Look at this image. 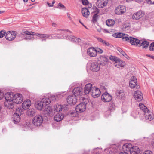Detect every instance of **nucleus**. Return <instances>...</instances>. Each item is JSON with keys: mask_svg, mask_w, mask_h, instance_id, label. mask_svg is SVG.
<instances>
[{"mask_svg": "<svg viewBox=\"0 0 154 154\" xmlns=\"http://www.w3.org/2000/svg\"><path fill=\"white\" fill-rule=\"evenodd\" d=\"M112 36L116 38H121L122 40L125 41L129 42L132 45H135V38L131 37H129L128 35L124 33L118 32L115 33Z\"/></svg>", "mask_w": 154, "mask_h": 154, "instance_id": "f257e3e1", "label": "nucleus"}, {"mask_svg": "<svg viewBox=\"0 0 154 154\" xmlns=\"http://www.w3.org/2000/svg\"><path fill=\"white\" fill-rule=\"evenodd\" d=\"M139 106L140 109L145 113L144 115L146 119L151 121L153 119L154 115L149 110L147 107L145 106L143 104L140 103L139 104Z\"/></svg>", "mask_w": 154, "mask_h": 154, "instance_id": "f03ea898", "label": "nucleus"}, {"mask_svg": "<svg viewBox=\"0 0 154 154\" xmlns=\"http://www.w3.org/2000/svg\"><path fill=\"white\" fill-rule=\"evenodd\" d=\"M36 36L41 38H48L49 39H62L63 37L62 36H61L60 34H57L50 35L37 34Z\"/></svg>", "mask_w": 154, "mask_h": 154, "instance_id": "7ed1b4c3", "label": "nucleus"}, {"mask_svg": "<svg viewBox=\"0 0 154 154\" xmlns=\"http://www.w3.org/2000/svg\"><path fill=\"white\" fill-rule=\"evenodd\" d=\"M135 88L137 89L135 91V100L138 102L141 101L143 99V94L140 91L138 90L140 88V86L137 85V79L135 78Z\"/></svg>", "mask_w": 154, "mask_h": 154, "instance_id": "20e7f679", "label": "nucleus"}, {"mask_svg": "<svg viewBox=\"0 0 154 154\" xmlns=\"http://www.w3.org/2000/svg\"><path fill=\"white\" fill-rule=\"evenodd\" d=\"M37 34L34 32L26 31L23 32L21 37H23V39L25 40H33L34 39V38L33 37L31 36V35L34 36L35 35H36Z\"/></svg>", "mask_w": 154, "mask_h": 154, "instance_id": "39448f33", "label": "nucleus"}, {"mask_svg": "<svg viewBox=\"0 0 154 154\" xmlns=\"http://www.w3.org/2000/svg\"><path fill=\"white\" fill-rule=\"evenodd\" d=\"M42 117L40 115H38L34 117L32 119V123L34 126H39L43 123Z\"/></svg>", "mask_w": 154, "mask_h": 154, "instance_id": "423d86ee", "label": "nucleus"}, {"mask_svg": "<svg viewBox=\"0 0 154 154\" xmlns=\"http://www.w3.org/2000/svg\"><path fill=\"white\" fill-rule=\"evenodd\" d=\"M134 146H132L131 144H125L122 146L123 149L124 151H129L130 154H135V149Z\"/></svg>", "mask_w": 154, "mask_h": 154, "instance_id": "0eeeda50", "label": "nucleus"}, {"mask_svg": "<svg viewBox=\"0 0 154 154\" xmlns=\"http://www.w3.org/2000/svg\"><path fill=\"white\" fill-rule=\"evenodd\" d=\"M17 34V32L15 31H8L5 35V38L8 40L12 41L15 38Z\"/></svg>", "mask_w": 154, "mask_h": 154, "instance_id": "6e6552de", "label": "nucleus"}, {"mask_svg": "<svg viewBox=\"0 0 154 154\" xmlns=\"http://www.w3.org/2000/svg\"><path fill=\"white\" fill-rule=\"evenodd\" d=\"M100 89L97 88L95 86L92 88L91 94L94 98L98 97L100 96Z\"/></svg>", "mask_w": 154, "mask_h": 154, "instance_id": "1a4fd4ad", "label": "nucleus"}, {"mask_svg": "<svg viewBox=\"0 0 154 154\" xmlns=\"http://www.w3.org/2000/svg\"><path fill=\"white\" fill-rule=\"evenodd\" d=\"M67 103L71 105L75 104L77 101L76 97L73 94L69 95L67 98Z\"/></svg>", "mask_w": 154, "mask_h": 154, "instance_id": "9d476101", "label": "nucleus"}, {"mask_svg": "<svg viewBox=\"0 0 154 154\" xmlns=\"http://www.w3.org/2000/svg\"><path fill=\"white\" fill-rule=\"evenodd\" d=\"M126 11L125 7L122 5H119L117 7L115 10V13L118 15L123 14Z\"/></svg>", "mask_w": 154, "mask_h": 154, "instance_id": "9b49d317", "label": "nucleus"}, {"mask_svg": "<svg viewBox=\"0 0 154 154\" xmlns=\"http://www.w3.org/2000/svg\"><path fill=\"white\" fill-rule=\"evenodd\" d=\"M23 100L21 94L19 93L16 94L14 95L13 100L14 102L16 104L21 103Z\"/></svg>", "mask_w": 154, "mask_h": 154, "instance_id": "f8f14e48", "label": "nucleus"}, {"mask_svg": "<svg viewBox=\"0 0 154 154\" xmlns=\"http://www.w3.org/2000/svg\"><path fill=\"white\" fill-rule=\"evenodd\" d=\"M101 99L103 101L107 102L112 100V97L107 92L104 93L101 96Z\"/></svg>", "mask_w": 154, "mask_h": 154, "instance_id": "ddd939ff", "label": "nucleus"}, {"mask_svg": "<svg viewBox=\"0 0 154 154\" xmlns=\"http://www.w3.org/2000/svg\"><path fill=\"white\" fill-rule=\"evenodd\" d=\"M100 68L98 63L94 62L91 63L90 69L93 72H97L100 70Z\"/></svg>", "mask_w": 154, "mask_h": 154, "instance_id": "4468645a", "label": "nucleus"}, {"mask_svg": "<svg viewBox=\"0 0 154 154\" xmlns=\"http://www.w3.org/2000/svg\"><path fill=\"white\" fill-rule=\"evenodd\" d=\"M86 108V106L85 104L81 103L76 106L75 110L77 112L81 113L85 111Z\"/></svg>", "mask_w": 154, "mask_h": 154, "instance_id": "2eb2a0df", "label": "nucleus"}, {"mask_svg": "<svg viewBox=\"0 0 154 154\" xmlns=\"http://www.w3.org/2000/svg\"><path fill=\"white\" fill-rule=\"evenodd\" d=\"M108 57L105 55L100 56V64L102 66H104L106 65L108 61Z\"/></svg>", "mask_w": 154, "mask_h": 154, "instance_id": "dca6fc26", "label": "nucleus"}, {"mask_svg": "<svg viewBox=\"0 0 154 154\" xmlns=\"http://www.w3.org/2000/svg\"><path fill=\"white\" fill-rule=\"evenodd\" d=\"M73 95L76 97L77 96H81L82 94V89L81 87H77L75 88L73 90Z\"/></svg>", "mask_w": 154, "mask_h": 154, "instance_id": "f3484780", "label": "nucleus"}, {"mask_svg": "<svg viewBox=\"0 0 154 154\" xmlns=\"http://www.w3.org/2000/svg\"><path fill=\"white\" fill-rule=\"evenodd\" d=\"M107 0H98L96 5L97 7L99 8H102L107 4Z\"/></svg>", "mask_w": 154, "mask_h": 154, "instance_id": "a211bd4d", "label": "nucleus"}, {"mask_svg": "<svg viewBox=\"0 0 154 154\" xmlns=\"http://www.w3.org/2000/svg\"><path fill=\"white\" fill-rule=\"evenodd\" d=\"M87 53L88 55L91 57H94L97 55L96 49L94 48H90L88 49Z\"/></svg>", "mask_w": 154, "mask_h": 154, "instance_id": "6ab92c4d", "label": "nucleus"}, {"mask_svg": "<svg viewBox=\"0 0 154 154\" xmlns=\"http://www.w3.org/2000/svg\"><path fill=\"white\" fill-rule=\"evenodd\" d=\"M92 85L90 83L86 84L85 87L84 93L86 94H88L91 93V89H92Z\"/></svg>", "mask_w": 154, "mask_h": 154, "instance_id": "aec40b11", "label": "nucleus"}, {"mask_svg": "<svg viewBox=\"0 0 154 154\" xmlns=\"http://www.w3.org/2000/svg\"><path fill=\"white\" fill-rule=\"evenodd\" d=\"M4 105L5 107L9 109H12L14 107V104L13 100H11L5 102Z\"/></svg>", "mask_w": 154, "mask_h": 154, "instance_id": "412c9836", "label": "nucleus"}, {"mask_svg": "<svg viewBox=\"0 0 154 154\" xmlns=\"http://www.w3.org/2000/svg\"><path fill=\"white\" fill-rule=\"evenodd\" d=\"M14 96L12 93L7 92L6 93L5 95V97L6 101L13 100Z\"/></svg>", "mask_w": 154, "mask_h": 154, "instance_id": "4be33fe9", "label": "nucleus"}, {"mask_svg": "<svg viewBox=\"0 0 154 154\" xmlns=\"http://www.w3.org/2000/svg\"><path fill=\"white\" fill-rule=\"evenodd\" d=\"M31 104L30 100H27L26 101H24L22 104V108L25 110L27 109L31 106Z\"/></svg>", "mask_w": 154, "mask_h": 154, "instance_id": "5701e85b", "label": "nucleus"}, {"mask_svg": "<svg viewBox=\"0 0 154 154\" xmlns=\"http://www.w3.org/2000/svg\"><path fill=\"white\" fill-rule=\"evenodd\" d=\"M64 117V115L62 113H58L54 117V120L57 122L61 121Z\"/></svg>", "mask_w": 154, "mask_h": 154, "instance_id": "b1692460", "label": "nucleus"}, {"mask_svg": "<svg viewBox=\"0 0 154 154\" xmlns=\"http://www.w3.org/2000/svg\"><path fill=\"white\" fill-rule=\"evenodd\" d=\"M82 13L83 16L86 18H87L90 12L88 9L86 8H82Z\"/></svg>", "mask_w": 154, "mask_h": 154, "instance_id": "393cba45", "label": "nucleus"}, {"mask_svg": "<svg viewBox=\"0 0 154 154\" xmlns=\"http://www.w3.org/2000/svg\"><path fill=\"white\" fill-rule=\"evenodd\" d=\"M116 95L120 99H123L125 97L124 93L121 90H118L116 92Z\"/></svg>", "mask_w": 154, "mask_h": 154, "instance_id": "a878e982", "label": "nucleus"}, {"mask_svg": "<svg viewBox=\"0 0 154 154\" xmlns=\"http://www.w3.org/2000/svg\"><path fill=\"white\" fill-rule=\"evenodd\" d=\"M119 62L116 63H115V66L118 68H122L125 65V62L122 60L119 59Z\"/></svg>", "mask_w": 154, "mask_h": 154, "instance_id": "bb28decb", "label": "nucleus"}, {"mask_svg": "<svg viewBox=\"0 0 154 154\" xmlns=\"http://www.w3.org/2000/svg\"><path fill=\"white\" fill-rule=\"evenodd\" d=\"M66 38L68 39L71 40V41L75 42H79L81 41V39L74 37L73 36L70 35L67 36Z\"/></svg>", "mask_w": 154, "mask_h": 154, "instance_id": "cd10ccee", "label": "nucleus"}, {"mask_svg": "<svg viewBox=\"0 0 154 154\" xmlns=\"http://www.w3.org/2000/svg\"><path fill=\"white\" fill-rule=\"evenodd\" d=\"M20 115L14 113L13 115V121L15 123H17L20 121Z\"/></svg>", "mask_w": 154, "mask_h": 154, "instance_id": "c85d7f7f", "label": "nucleus"}, {"mask_svg": "<svg viewBox=\"0 0 154 154\" xmlns=\"http://www.w3.org/2000/svg\"><path fill=\"white\" fill-rule=\"evenodd\" d=\"M44 106L48 105L51 102L49 98H44L41 101Z\"/></svg>", "mask_w": 154, "mask_h": 154, "instance_id": "c756f323", "label": "nucleus"}, {"mask_svg": "<svg viewBox=\"0 0 154 154\" xmlns=\"http://www.w3.org/2000/svg\"><path fill=\"white\" fill-rule=\"evenodd\" d=\"M144 15V13L141 10H139L135 14V19L138 20L141 18Z\"/></svg>", "mask_w": 154, "mask_h": 154, "instance_id": "7c9ffc66", "label": "nucleus"}, {"mask_svg": "<svg viewBox=\"0 0 154 154\" xmlns=\"http://www.w3.org/2000/svg\"><path fill=\"white\" fill-rule=\"evenodd\" d=\"M35 106L38 110H41L42 109V108L44 106L42 104V102L41 101H38L35 103Z\"/></svg>", "mask_w": 154, "mask_h": 154, "instance_id": "2f4dec72", "label": "nucleus"}, {"mask_svg": "<svg viewBox=\"0 0 154 154\" xmlns=\"http://www.w3.org/2000/svg\"><path fill=\"white\" fill-rule=\"evenodd\" d=\"M27 114L29 116H32L35 114V110L33 108H30L27 110Z\"/></svg>", "mask_w": 154, "mask_h": 154, "instance_id": "473e14b6", "label": "nucleus"}, {"mask_svg": "<svg viewBox=\"0 0 154 154\" xmlns=\"http://www.w3.org/2000/svg\"><path fill=\"white\" fill-rule=\"evenodd\" d=\"M149 45V42L145 40H142V42L140 44V46H142L143 48L146 49L147 48Z\"/></svg>", "mask_w": 154, "mask_h": 154, "instance_id": "72a5a7b5", "label": "nucleus"}, {"mask_svg": "<svg viewBox=\"0 0 154 154\" xmlns=\"http://www.w3.org/2000/svg\"><path fill=\"white\" fill-rule=\"evenodd\" d=\"M134 77H132L130 79L129 82V86L131 88H135V81H134Z\"/></svg>", "mask_w": 154, "mask_h": 154, "instance_id": "f704fd0d", "label": "nucleus"}, {"mask_svg": "<svg viewBox=\"0 0 154 154\" xmlns=\"http://www.w3.org/2000/svg\"><path fill=\"white\" fill-rule=\"evenodd\" d=\"M114 23L115 21L112 19H108L106 22V25L109 26H112Z\"/></svg>", "mask_w": 154, "mask_h": 154, "instance_id": "c9c22d12", "label": "nucleus"}, {"mask_svg": "<svg viewBox=\"0 0 154 154\" xmlns=\"http://www.w3.org/2000/svg\"><path fill=\"white\" fill-rule=\"evenodd\" d=\"M63 109V106L60 105H57L55 106L54 110L57 112H60Z\"/></svg>", "mask_w": 154, "mask_h": 154, "instance_id": "e433bc0d", "label": "nucleus"}, {"mask_svg": "<svg viewBox=\"0 0 154 154\" xmlns=\"http://www.w3.org/2000/svg\"><path fill=\"white\" fill-rule=\"evenodd\" d=\"M52 109L51 107L48 106L45 110L44 112L46 114H49L52 111Z\"/></svg>", "mask_w": 154, "mask_h": 154, "instance_id": "4c0bfd02", "label": "nucleus"}, {"mask_svg": "<svg viewBox=\"0 0 154 154\" xmlns=\"http://www.w3.org/2000/svg\"><path fill=\"white\" fill-rule=\"evenodd\" d=\"M109 59L111 60L115 61V63L119 62V58L115 56H111L109 57Z\"/></svg>", "mask_w": 154, "mask_h": 154, "instance_id": "58836bf2", "label": "nucleus"}, {"mask_svg": "<svg viewBox=\"0 0 154 154\" xmlns=\"http://www.w3.org/2000/svg\"><path fill=\"white\" fill-rule=\"evenodd\" d=\"M15 113L21 116L23 113V110L21 108H18V109H16V112Z\"/></svg>", "mask_w": 154, "mask_h": 154, "instance_id": "ea45409f", "label": "nucleus"}, {"mask_svg": "<svg viewBox=\"0 0 154 154\" xmlns=\"http://www.w3.org/2000/svg\"><path fill=\"white\" fill-rule=\"evenodd\" d=\"M117 50L124 56H127L126 53L120 48H118Z\"/></svg>", "mask_w": 154, "mask_h": 154, "instance_id": "a19ab883", "label": "nucleus"}, {"mask_svg": "<svg viewBox=\"0 0 154 154\" xmlns=\"http://www.w3.org/2000/svg\"><path fill=\"white\" fill-rule=\"evenodd\" d=\"M98 15L97 14H94L93 17L92 21L94 23H95L97 21V18Z\"/></svg>", "mask_w": 154, "mask_h": 154, "instance_id": "79ce46f5", "label": "nucleus"}, {"mask_svg": "<svg viewBox=\"0 0 154 154\" xmlns=\"http://www.w3.org/2000/svg\"><path fill=\"white\" fill-rule=\"evenodd\" d=\"M56 7L59 9H61V8H64L65 10H66V8L63 5H62L61 3H59V4L57 5Z\"/></svg>", "mask_w": 154, "mask_h": 154, "instance_id": "37998d69", "label": "nucleus"}, {"mask_svg": "<svg viewBox=\"0 0 154 154\" xmlns=\"http://www.w3.org/2000/svg\"><path fill=\"white\" fill-rule=\"evenodd\" d=\"M135 154H142L140 149L137 146H135Z\"/></svg>", "mask_w": 154, "mask_h": 154, "instance_id": "c03bdc74", "label": "nucleus"}, {"mask_svg": "<svg viewBox=\"0 0 154 154\" xmlns=\"http://www.w3.org/2000/svg\"><path fill=\"white\" fill-rule=\"evenodd\" d=\"M6 31L5 30H2L0 32V38H3L6 34Z\"/></svg>", "mask_w": 154, "mask_h": 154, "instance_id": "a18cd8bd", "label": "nucleus"}, {"mask_svg": "<svg viewBox=\"0 0 154 154\" xmlns=\"http://www.w3.org/2000/svg\"><path fill=\"white\" fill-rule=\"evenodd\" d=\"M149 49L150 51H152L154 50V42L151 43L150 45Z\"/></svg>", "mask_w": 154, "mask_h": 154, "instance_id": "49530a36", "label": "nucleus"}, {"mask_svg": "<svg viewBox=\"0 0 154 154\" xmlns=\"http://www.w3.org/2000/svg\"><path fill=\"white\" fill-rule=\"evenodd\" d=\"M142 40H138L137 38H135V45H138L139 46H140V44L141 42H142Z\"/></svg>", "mask_w": 154, "mask_h": 154, "instance_id": "de8ad7c7", "label": "nucleus"}, {"mask_svg": "<svg viewBox=\"0 0 154 154\" xmlns=\"http://www.w3.org/2000/svg\"><path fill=\"white\" fill-rule=\"evenodd\" d=\"M102 44L107 46H109L110 45V44L107 41L104 40H103Z\"/></svg>", "mask_w": 154, "mask_h": 154, "instance_id": "09e8293b", "label": "nucleus"}, {"mask_svg": "<svg viewBox=\"0 0 154 154\" xmlns=\"http://www.w3.org/2000/svg\"><path fill=\"white\" fill-rule=\"evenodd\" d=\"M96 51L97 52V53L101 54L103 52V50L99 48H97L96 49Z\"/></svg>", "mask_w": 154, "mask_h": 154, "instance_id": "8fccbe9b", "label": "nucleus"}, {"mask_svg": "<svg viewBox=\"0 0 154 154\" xmlns=\"http://www.w3.org/2000/svg\"><path fill=\"white\" fill-rule=\"evenodd\" d=\"M89 101L87 99L84 98L83 99V101H82L81 103H84L85 104V106H86V104L88 103Z\"/></svg>", "mask_w": 154, "mask_h": 154, "instance_id": "3c124183", "label": "nucleus"}, {"mask_svg": "<svg viewBox=\"0 0 154 154\" xmlns=\"http://www.w3.org/2000/svg\"><path fill=\"white\" fill-rule=\"evenodd\" d=\"M99 11L100 10L99 9L96 7H95V9L93 11V13H94V14H98L99 13Z\"/></svg>", "mask_w": 154, "mask_h": 154, "instance_id": "603ef678", "label": "nucleus"}, {"mask_svg": "<svg viewBox=\"0 0 154 154\" xmlns=\"http://www.w3.org/2000/svg\"><path fill=\"white\" fill-rule=\"evenodd\" d=\"M146 2L149 4H154V0H146Z\"/></svg>", "mask_w": 154, "mask_h": 154, "instance_id": "864d4df0", "label": "nucleus"}, {"mask_svg": "<svg viewBox=\"0 0 154 154\" xmlns=\"http://www.w3.org/2000/svg\"><path fill=\"white\" fill-rule=\"evenodd\" d=\"M81 1L83 4L84 5H87L88 2L87 0H81Z\"/></svg>", "mask_w": 154, "mask_h": 154, "instance_id": "5fc2aeb1", "label": "nucleus"}, {"mask_svg": "<svg viewBox=\"0 0 154 154\" xmlns=\"http://www.w3.org/2000/svg\"><path fill=\"white\" fill-rule=\"evenodd\" d=\"M63 106V109L64 110H67L68 109V105L64 104L63 105H62Z\"/></svg>", "mask_w": 154, "mask_h": 154, "instance_id": "6e6d98bb", "label": "nucleus"}, {"mask_svg": "<svg viewBox=\"0 0 154 154\" xmlns=\"http://www.w3.org/2000/svg\"><path fill=\"white\" fill-rule=\"evenodd\" d=\"M115 108V105L114 103H112L110 104V109H113Z\"/></svg>", "mask_w": 154, "mask_h": 154, "instance_id": "4d7b16f0", "label": "nucleus"}, {"mask_svg": "<svg viewBox=\"0 0 154 154\" xmlns=\"http://www.w3.org/2000/svg\"><path fill=\"white\" fill-rule=\"evenodd\" d=\"M4 96V94L3 92L0 91V100L2 99Z\"/></svg>", "mask_w": 154, "mask_h": 154, "instance_id": "13d9d810", "label": "nucleus"}, {"mask_svg": "<svg viewBox=\"0 0 154 154\" xmlns=\"http://www.w3.org/2000/svg\"><path fill=\"white\" fill-rule=\"evenodd\" d=\"M143 154H152V152L149 150L146 151Z\"/></svg>", "mask_w": 154, "mask_h": 154, "instance_id": "bf43d9fd", "label": "nucleus"}, {"mask_svg": "<svg viewBox=\"0 0 154 154\" xmlns=\"http://www.w3.org/2000/svg\"><path fill=\"white\" fill-rule=\"evenodd\" d=\"M58 30H59V31H67V32H68L69 33H71L72 32L69 31V30L68 29H59Z\"/></svg>", "mask_w": 154, "mask_h": 154, "instance_id": "052dcab7", "label": "nucleus"}, {"mask_svg": "<svg viewBox=\"0 0 154 154\" xmlns=\"http://www.w3.org/2000/svg\"><path fill=\"white\" fill-rule=\"evenodd\" d=\"M97 39L98 40V41L102 43L103 40L102 39L100 38H97Z\"/></svg>", "mask_w": 154, "mask_h": 154, "instance_id": "680f3d73", "label": "nucleus"}, {"mask_svg": "<svg viewBox=\"0 0 154 154\" xmlns=\"http://www.w3.org/2000/svg\"><path fill=\"white\" fill-rule=\"evenodd\" d=\"M128 27L129 25H127V24L126 23L123 25V27L125 29H126L127 28H128Z\"/></svg>", "mask_w": 154, "mask_h": 154, "instance_id": "e2e57ef3", "label": "nucleus"}, {"mask_svg": "<svg viewBox=\"0 0 154 154\" xmlns=\"http://www.w3.org/2000/svg\"><path fill=\"white\" fill-rule=\"evenodd\" d=\"M151 145L153 147H154V139L152 140L151 142Z\"/></svg>", "mask_w": 154, "mask_h": 154, "instance_id": "0e129e2a", "label": "nucleus"}, {"mask_svg": "<svg viewBox=\"0 0 154 154\" xmlns=\"http://www.w3.org/2000/svg\"><path fill=\"white\" fill-rule=\"evenodd\" d=\"M26 125L29 127H31V124L30 122L29 123L27 122Z\"/></svg>", "mask_w": 154, "mask_h": 154, "instance_id": "69168bd1", "label": "nucleus"}, {"mask_svg": "<svg viewBox=\"0 0 154 154\" xmlns=\"http://www.w3.org/2000/svg\"><path fill=\"white\" fill-rule=\"evenodd\" d=\"M51 98L53 100H54L56 99L55 96L54 95H52L51 97Z\"/></svg>", "mask_w": 154, "mask_h": 154, "instance_id": "338daca9", "label": "nucleus"}, {"mask_svg": "<svg viewBox=\"0 0 154 154\" xmlns=\"http://www.w3.org/2000/svg\"><path fill=\"white\" fill-rule=\"evenodd\" d=\"M119 154H129L128 153L125 152H120Z\"/></svg>", "mask_w": 154, "mask_h": 154, "instance_id": "774afa93", "label": "nucleus"}]
</instances>
